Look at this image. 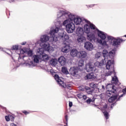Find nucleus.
<instances>
[{
	"label": "nucleus",
	"mask_w": 126,
	"mask_h": 126,
	"mask_svg": "<svg viewBox=\"0 0 126 126\" xmlns=\"http://www.w3.org/2000/svg\"><path fill=\"white\" fill-rule=\"evenodd\" d=\"M59 29L58 27H52L50 30L49 34L52 36V38H53V42H58V41H59V39H61L63 42H66V41L69 40V36L67 34L64 33V32H59L58 36H56L55 34L59 32Z\"/></svg>",
	"instance_id": "nucleus-1"
},
{
	"label": "nucleus",
	"mask_w": 126,
	"mask_h": 126,
	"mask_svg": "<svg viewBox=\"0 0 126 126\" xmlns=\"http://www.w3.org/2000/svg\"><path fill=\"white\" fill-rule=\"evenodd\" d=\"M49 40H50V36L46 34L42 35L40 36L39 40H38L36 44H39L40 47H41L40 48H44L47 52L52 53L55 50V49L50 46V43L48 42Z\"/></svg>",
	"instance_id": "nucleus-2"
},
{
	"label": "nucleus",
	"mask_w": 126,
	"mask_h": 126,
	"mask_svg": "<svg viewBox=\"0 0 126 126\" xmlns=\"http://www.w3.org/2000/svg\"><path fill=\"white\" fill-rule=\"evenodd\" d=\"M73 18H74V15L70 17L68 19L63 21L60 25H56L59 27L65 26L66 32L69 33H73V32L75 30V25L73 23Z\"/></svg>",
	"instance_id": "nucleus-3"
},
{
	"label": "nucleus",
	"mask_w": 126,
	"mask_h": 126,
	"mask_svg": "<svg viewBox=\"0 0 126 126\" xmlns=\"http://www.w3.org/2000/svg\"><path fill=\"white\" fill-rule=\"evenodd\" d=\"M73 15V14L70 13H66L63 10H60L57 12V19L55 20V23L61 25V21L58 20L59 18H61V19H63V21H65V20H67L68 19Z\"/></svg>",
	"instance_id": "nucleus-4"
},
{
	"label": "nucleus",
	"mask_w": 126,
	"mask_h": 126,
	"mask_svg": "<svg viewBox=\"0 0 126 126\" xmlns=\"http://www.w3.org/2000/svg\"><path fill=\"white\" fill-rule=\"evenodd\" d=\"M20 53V55L18 61L19 63H20L22 64H24V63H26L25 61H24V58H25V56H26V55H27L28 57H32V55H33V51L26 48L21 49Z\"/></svg>",
	"instance_id": "nucleus-5"
},
{
	"label": "nucleus",
	"mask_w": 126,
	"mask_h": 126,
	"mask_svg": "<svg viewBox=\"0 0 126 126\" xmlns=\"http://www.w3.org/2000/svg\"><path fill=\"white\" fill-rule=\"evenodd\" d=\"M96 33L98 37L100 39L97 40V43L102 46H108L107 41L105 40L107 38V33L101 31H98Z\"/></svg>",
	"instance_id": "nucleus-6"
},
{
	"label": "nucleus",
	"mask_w": 126,
	"mask_h": 126,
	"mask_svg": "<svg viewBox=\"0 0 126 126\" xmlns=\"http://www.w3.org/2000/svg\"><path fill=\"white\" fill-rule=\"evenodd\" d=\"M94 66H93V62H89L86 65V70L88 72H90V71H96L97 68L96 67H98V68H101L102 65L101 63L98 62H96L94 63Z\"/></svg>",
	"instance_id": "nucleus-7"
},
{
	"label": "nucleus",
	"mask_w": 126,
	"mask_h": 126,
	"mask_svg": "<svg viewBox=\"0 0 126 126\" xmlns=\"http://www.w3.org/2000/svg\"><path fill=\"white\" fill-rule=\"evenodd\" d=\"M115 56H116V52L114 50H112L108 52V57L110 60H108L107 62L106 63V69H110L112 67V65L115 63V62L114 61V58H115Z\"/></svg>",
	"instance_id": "nucleus-8"
},
{
	"label": "nucleus",
	"mask_w": 126,
	"mask_h": 126,
	"mask_svg": "<svg viewBox=\"0 0 126 126\" xmlns=\"http://www.w3.org/2000/svg\"><path fill=\"white\" fill-rule=\"evenodd\" d=\"M46 51L45 48H39L36 52V55H38L40 57L41 61L43 62H48L50 60V56L48 54H46L44 52Z\"/></svg>",
	"instance_id": "nucleus-9"
},
{
	"label": "nucleus",
	"mask_w": 126,
	"mask_h": 126,
	"mask_svg": "<svg viewBox=\"0 0 126 126\" xmlns=\"http://www.w3.org/2000/svg\"><path fill=\"white\" fill-rule=\"evenodd\" d=\"M108 40L112 42L113 46L114 47H118L120 44L124 42V40L122 38H116L113 36H108L107 37Z\"/></svg>",
	"instance_id": "nucleus-10"
},
{
	"label": "nucleus",
	"mask_w": 126,
	"mask_h": 126,
	"mask_svg": "<svg viewBox=\"0 0 126 126\" xmlns=\"http://www.w3.org/2000/svg\"><path fill=\"white\" fill-rule=\"evenodd\" d=\"M55 79L56 80L58 83H59V85L62 87H66L67 88L71 87V85H65V84L63 83V79L62 77H60L59 75H55Z\"/></svg>",
	"instance_id": "nucleus-11"
},
{
	"label": "nucleus",
	"mask_w": 126,
	"mask_h": 126,
	"mask_svg": "<svg viewBox=\"0 0 126 126\" xmlns=\"http://www.w3.org/2000/svg\"><path fill=\"white\" fill-rule=\"evenodd\" d=\"M83 23H84V29L87 34L91 33V29L90 28V22L86 19L83 20Z\"/></svg>",
	"instance_id": "nucleus-12"
},
{
	"label": "nucleus",
	"mask_w": 126,
	"mask_h": 126,
	"mask_svg": "<svg viewBox=\"0 0 126 126\" xmlns=\"http://www.w3.org/2000/svg\"><path fill=\"white\" fill-rule=\"evenodd\" d=\"M84 48L87 50V51H93L94 50V45L92 43L87 41L84 44Z\"/></svg>",
	"instance_id": "nucleus-13"
},
{
	"label": "nucleus",
	"mask_w": 126,
	"mask_h": 126,
	"mask_svg": "<svg viewBox=\"0 0 126 126\" xmlns=\"http://www.w3.org/2000/svg\"><path fill=\"white\" fill-rule=\"evenodd\" d=\"M84 19H82L81 18L79 17H76L74 15V18L73 19V22H74L76 25H79V24L81 23H83Z\"/></svg>",
	"instance_id": "nucleus-14"
},
{
	"label": "nucleus",
	"mask_w": 126,
	"mask_h": 126,
	"mask_svg": "<svg viewBox=\"0 0 126 126\" xmlns=\"http://www.w3.org/2000/svg\"><path fill=\"white\" fill-rule=\"evenodd\" d=\"M107 104H105L104 107L102 108V112L103 113V115L105 117V118L106 119V120H108L109 119V113L107 112L108 111V108H107Z\"/></svg>",
	"instance_id": "nucleus-15"
},
{
	"label": "nucleus",
	"mask_w": 126,
	"mask_h": 126,
	"mask_svg": "<svg viewBox=\"0 0 126 126\" xmlns=\"http://www.w3.org/2000/svg\"><path fill=\"white\" fill-rule=\"evenodd\" d=\"M87 57V52L85 51H80L79 52L78 57L80 59H85Z\"/></svg>",
	"instance_id": "nucleus-16"
},
{
	"label": "nucleus",
	"mask_w": 126,
	"mask_h": 126,
	"mask_svg": "<svg viewBox=\"0 0 126 126\" xmlns=\"http://www.w3.org/2000/svg\"><path fill=\"white\" fill-rule=\"evenodd\" d=\"M69 72L71 75L75 76L77 74V72H78V69L76 67H72L69 69Z\"/></svg>",
	"instance_id": "nucleus-17"
},
{
	"label": "nucleus",
	"mask_w": 126,
	"mask_h": 126,
	"mask_svg": "<svg viewBox=\"0 0 126 126\" xmlns=\"http://www.w3.org/2000/svg\"><path fill=\"white\" fill-rule=\"evenodd\" d=\"M58 62L61 65H65L66 59H65V58L64 57L61 56L58 59Z\"/></svg>",
	"instance_id": "nucleus-18"
},
{
	"label": "nucleus",
	"mask_w": 126,
	"mask_h": 126,
	"mask_svg": "<svg viewBox=\"0 0 126 126\" xmlns=\"http://www.w3.org/2000/svg\"><path fill=\"white\" fill-rule=\"evenodd\" d=\"M79 52L76 49H73L71 50L70 55L72 58H75V57H78Z\"/></svg>",
	"instance_id": "nucleus-19"
},
{
	"label": "nucleus",
	"mask_w": 126,
	"mask_h": 126,
	"mask_svg": "<svg viewBox=\"0 0 126 126\" xmlns=\"http://www.w3.org/2000/svg\"><path fill=\"white\" fill-rule=\"evenodd\" d=\"M84 41H86V38L83 35H78V37L77 38V42L79 43V44H81L82 43H83Z\"/></svg>",
	"instance_id": "nucleus-20"
},
{
	"label": "nucleus",
	"mask_w": 126,
	"mask_h": 126,
	"mask_svg": "<svg viewBox=\"0 0 126 126\" xmlns=\"http://www.w3.org/2000/svg\"><path fill=\"white\" fill-rule=\"evenodd\" d=\"M87 37L89 41H95L96 40L95 34L92 33H88Z\"/></svg>",
	"instance_id": "nucleus-21"
},
{
	"label": "nucleus",
	"mask_w": 126,
	"mask_h": 126,
	"mask_svg": "<svg viewBox=\"0 0 126 126\" xmlns=\"http://www.w3.org/2000/svg\"><path fill=\"white\" fill-rule=\"evenodd\" d=\"M85 79H95L96 78V75L93 73L88 74L85 77Z\"/></svg>",
	"instance_id": "nucleus-22"
},
{
	"label": "nucleus",
	"mask_w": 126,
	"mask_h": 126,
	"mask_svg": "<svg viewBox=\"0 0 126 126\" xmlns=\"http://www.w3.org/2000/svg\"><path fill=\"white\" fill-rule=\"evenodd\" d=\"M61 51L63 53H68V52L70 51V46L69 45H65L62 48Z\"/></svg>",
	"instance_id": "nucleus-23"
},
{
	"label": "nucleus",
	"mask_w": 126,
	"mask_h": 126,
	"mask_svg": "<svg viewBox=\"0 0 126 126\" xmlns=\"http://www.w3.org/2000/svg\"><path fill=\"white\" fill-rule=\"evenodd\" d=\"M106 89L107 91H116V88L114 86L113 84H109L107 85Z\"/></svg>",
	"instance_id": "nucleus-24"
},
{
	"label": "nucleus",
	"mask_w": 126,
	"mask_h": 126,
	"mask_svg": "<svg viewBox=\"0 0 126 126\" xmlns=\"http://www.w3.org/2000/svg\"><path fill=\"white\" fill-rule=\"evenodd\" d=\"M76 33L77 36H80L81 35H83L84 33V31H83V29L82 28L79 27L77 29Z\"/></svg>",
	"instance_id": "nucleus-25"
},
{
	"label": "nucleus",
	"mask_w": 126,
	"mask_h": 126,
	"mask_svg": "<svg viewBox=\"0 0 126 126\" xmlns=\"http://www.w3.org/2000/svg\"><path fill=\"white\" fill-rule=\"evenodd\" d=\"M90 27L91 28V30H92V31H93V32H94V33H97L99 30H98V29H97V28L96 27V26H95V25H94L93 24H91L90 22Z\"/></svg>",
	"instance_id": "nucleus-26"
},
{
	"label": "nucleus",
	"mask_w": 126,
	"mask_h": 126,
	"mask_svg": "<svg viewBox=\"0 0 126 126\" xmlns=\"http://www.w3.org/2000/svg\"><path fill=\"white\" fill-rule=\"evenodd\" d=\"M32 59L34 63H38L40 62V60H41V57L40 55L37 54V55H33Z\"/></svg>",
	"instance_id": "nucleus-27"
},
{
	"label": "nucleus",
	"mask_w": 126,
	"mask_h": 126,
	"mask_svg": "<svg viewBox=\"0 0 126 126\" xmlns=\"http://www.w3.org/2000/svg\"><path fill=\"white\" fill-rule=\"evenodd\" d=\"M118 98V95H114L111 96L110 98L108 99V101L109 103H114L117 101V98Z\"/></svg>",
	"instance_id": "nucleus-28"
},
{
	"label": "nucleus",
	"mask_w": 126,
	"mask_h": 126,
	"mask_svg": "<svg viewBox=\"0 0 126 126\" xmlns=\"http://www.w3.org/2000/svg\"><path fill=\"white\" fill-rule=\"evenodd\" d=\"M102 56L106 59H108L109 51L107 49H104L102 51Z\"/></svg>",
	"instance_id": "nucleus-29"
},
{
	"label": "nucleus",
	"mask_w": 126,
	"mask_h": 126,
	"mask_svg": "<svg viewBox=\"0 0 126 126\" xmlns=\"http://www.w3.org/2000/svg\"><path fill=\"white\" fill-rule=\"evenodd\" d=\"M26 66L29 67H33V66H35V63L32 61H29L26 63Z\"/></svg>",
	"instance_id": "nucleus-30"
},
{
	"label": "nucleus",
	"mask_w": 126,
	"mask_h": 126,
	"mask_svg": "<svg viewBox=\"0 0 126 126\" xmlns=\"http://www.w3.org/2000/svg\"><path fill=\"white\" fill-rule=\"evenodd\" d=\"M79 67H82L84 65V60L81 59L78 63Z\"/></svg>",
	"instance_id": "nucleus-31"
},
{
	"label": "nucleus",
	"mask_w": 126,
	"mask_h": 126,
	"mask_svg": "<svg viewBox=\"0 0 126 126\" xmlns=\"http://www.w3.org/2000/svg\"><path fill=\"white\" fill-rule=\"evenodd\" d=\"M112 73H114V75L115 74V70L113 69V71H106L105 73V76H109L110 75H112Z\"/></svg>",
	"instance_id": "nucleus-32"
},
{
	"label": "nucleus",
	"mask_w": 126,
	"mask_h": 126,
	"mask_svg": "<svg viewBox=\"0 0 126 126\" xmlns=\"http://www.w3.org/2000/svg\"><path fill=\"white\" fill-rule=\"evenodd\" d=\"M115 91H107L106 93V97H110L111 95H113V93H115Z\"/></svg>",
	"instance_id": "nucleus-33"
},
{
	"label": "nucleus",
	"mask_w": 126,
	"mask_h": 126,
	"mask_svg": "<svg viewBox=\"0 0 126 126\" xmlns=\"http://www.w3.org/2000/svg\"><path fill=\"white\" fill-rule=\"evenodd\" d=\"M50 63L52 65H57L58 64V60L56 59H52L50 61Z\"/></svg>",
	"instance_id": "nucleus-34"
},
{
	"label": "nucleus",
	"mask_w": 126,
	"mask_h": 126,
	"mask_svg": "<svg viewBox=\"0 0 126 126\" xmlns=\"http://www.w3.org/2000/svg\"><path fill=\"white\" fill-rule=\"evenodd\" d=\"M108 61H109V60H108V59H105V58H104V60H101L100 63L101 66L103 65H105V64H106V62H108Z\"/></svg>",
	"instance_id": "nucleus-35"
},
{
	"label": "nucleus",
	"mask_w": 126,
	"mask_h": 126,
	"mask_svg": "<svg viewBox=\"0 0 126 126\" xmlns=\"http://www.w3.org/2000/svg\"><path fill=\"white\" fill-rule=\"evenodd\" d=\"M112 83H118L119 82V80H118V78L116 75L114 76V77H112Z\"/></svg>",
	"instance_id": "nucleus-36"
},
{
	"label": "nucleus",
	"mask_w": 126,
	"mask_h": 126,
	"mask_svg": "<svg viewBox=\"0 0 126 126\" xmlns=\"http://www.w3.org/2000/svg\"><path fill=\"white\" fill-rule=\"evenodd\" d=\"M62 72L65 74H68V71H67V69L65 67H62Z\"/></svg>",
	"instance_id": "nucleus-37"
},
{
	"label": "nucleus",
	"mask_w": 126,
	"mask_h": 126,
	"mask_svg": "<svg viewBox=\"0 0 126 126\" xmlns=\"http://www.w3.org/2000/svg\"><path fill=\"white\" fill-rule=\"evenodd\" d=\"M101 52H97L95 55V59H99L101 57Z\"/></svg>",
	"instance_id": "nucleus-38"
},
{
	"label": "nucleus",
	"mask_w": 126,
	"mask_h": 126,
	"mask_svg": "<svg viewBox=\"0 0 126 126\" xmlns=\"http://www.w3.org/2000/svg\"><path fill=\"white\" fill-rule=\"evenodd\" d=\"M90 87H92V88H94L95 89L96 87H97V85L96 84H94V83H92L90 84Z\"/></svg>",
	"instance_id": "nucleus-39"
},
{
	"label": "nucleus",
	"mask_w": 126,
	"mask_h": 126,
	"mask_svg": "<svg viewBox=\"0 0 126 126\" xmlns=\"http://www.w3.org/2000/svg\"><path fill=\"white\" fill-rule=\"evenodd\" d=\"M11 50H18V45H13L11 48Z\"/></svg>",
	"instance_id": "nucleus-40"
},
{
	"label": "nucleus",
	"mask_w": 126,
	"mask_h": 126,
	"mask_svg": "<svg viewBox=\"0 0 126 126\" xmlns=\"http://www.w3.org/2000/svg\"><path fill=\"white\" fill-rule=\"evenodd\" d=\"M92 91H91L89 88L87 89V93H88V94H92Z\"/></svg>",
	"instance_id": "nucleus-41"
},
{
	"label": "nucleus",
	"mask_w": 126,
	"mask_h": 126,
	"mask_svg": "<svg viewBox=\"0 0 126 126\" xmlns=\"http://www.w3.org/2000/svg\"><path fill=\"white\" fill-rule=\"evenodd\" d=\"M94 92H95V93H99V92H100V90L97 87L94 89Z\"/></svg>",
	"instance_id": "nucleus-42"
},
{
	"label": "nucleus",
	"mask_w": 126,
	"mask_h": 126,
	"mask_svg": "<svg viewBox=\"0 0 126 126\" xmlns=\"http://www.w3.org/2000/svg\"><path fill=\"white\" fill-rule=\"evenodd\" d=\"M123 94H122L121 96H120V97H123L124 96V95H125V94H126V88L124 89L123 90Z\"/></svg>",
	"instance_id": "nucleus-43"
},
{
	"label": "nucleus",
	"mask_w": 126,
	"mask_h": 126,
	"mask_svg": "<svg viewBox=\"0 0 126 126\" xmlns=\"http://www.w3.org/2000/svg\"><path fill=\"white\" fill-rule=\"evenodd\" d=\"M5 120H6V121L7 122H9V121H10L9 116H5Z\"/></svg>",
	"instance_id": "nucleus-44"
},
{
	"label": "nucleus",
	"mask_w": 126,
	"mask_h": 126,
	"mask_svg": "<svg viewBox=\"0 0 126 126\" xmlns=\"http://www.w3.org/2000/svg\"><path fill=\"white\" fill-rule=\"evenodd\" d=\"M10 118V121H14V117L11 115H9Z\"/></svg>",
	"instance_id": "nucleus-45"
},
{
	"label": "nucleus",
	"mask_w": 126,
	"mask_h": 126,
	"mask_svg": "<svg viewBox=\"0 0 126 126\" xmlns=\"http://www.w3.org/2000/svg\"><path fill=\"white\" fill-rule=\"evenodd\" d=\"M77 97L80 99H81V98H82V95L81 94H77Z\"/></svg>",
	"instance_id": "nucleus-46"
},
{
	"label": "nucleus",
	"mask_w": 126,
	"mask_h": 126,
	"mask_svg": "<svg viewBox=\"0 0 126 126\" xmlns=\"http://www.w3.org/2000/svg\"><path fill=\"white\" fill-rule=\"evenodd\" d=\"M92 101V100H91V99H88L87 100V103L88 104H90V103H91V101Z\"/></svg>",
	"instance_id": "nucleus-47"
},
{
	"label": "nucleus",
	"mask_w": 126,
	"mask_h": 126,
	"mask_svg": "<svg viewBox=\"0 0 126 126\" xmlns=\"http://www.w3.org/2000/svg\"><path fill=\"white\" fill-rule=\"evenodd\" d=\"M50 72L51 73V74H54L55 73V71H54L53 69H51L50 70Z\"/></svg>",
	"instance_id": "nucleus-48"
},
{
	"label": "nucleus",
	"mask_w": 126,
	"mask_h": 126,
	"mask_svg": "<svg viewBox=\"0 0 126 126\" xmlns=\"http://www.w3.org/2000/svg\"><path fill=\"white\" fill-rule=\"evenodd\" d=\"M27 43V42H26V41L23 42L21 43V45H22L23 46H24V45H26Z\"/></svg>",
	"instance_id": "nucleus-49"
},
{
	"label": "nucleus",
	"mask_w": 126,
	"mask_h": 126,
	"mask_svg": "<svg viewBox=\"0 0 126 126\" xmlns=\"http://www.w3.org/2000/svg\"><path fill=\"white\" fill-rule=\"evenodd\" d=\"M69 107H70V108H71V107H72V102H69Z\"/></svg>",
	"instance_id": "nucleus-50"
},
{
	"label": "nucleus",
	"mask_w": 126,
	"mask_h": 126,
	"mask_svg": "<svg viewBox=\"0 0 126 126\" xmlns=\"http://www.w3.org/2000/svg\"><path fill=\"white\" fill-rule=\"evenodd\" d=\"M23 113H24V114H25V115H28V114H29V112H27V111H24Z\"/></svg>",
	"instance_id": "nucleus-51"
},
{
	"label": "nucleus",
	"mask_w": 126,
	"mask_h": 126,
	"mask_svg": "<svg viewBox=\"0 0 126 126\" xmlns=\"http://www.w3.org/2000/svg\"><path fill=\"white\" fill-rule=\"evenodd\" d=\"M82 98H83V99H84V100H86V98H87L86 95H82Z\"/></svg>",
	"instance_id": "nucleus-52"
},
{
	"label": "nucleus",
	"mask_w": 126,
	"mask_h": 126,
	"mask_svg": "<svg viewBox=\"0 0 126 126\" xmlns=\"http://www.w3.org/2000/svg\"><path fill=\"white\" fill-rule=\"evenodd\" d=\"M10 126H16V125H15V124L12 123V124H10Z\"/></svg>",
	"instance_id": "nucleus-53"
},
{
	"label": "nucleus",
	"mask_w": 126,
	"mask_h": 126,
	"mask_svg": "<svg viewBox=\"0 0 126 126\" xmlns=\"http://www.w3.org/2000/svg\"><path fill=\"white\" fill-rule=\"evenodd\" d=\"M94 5H95V4L90 5L89 7H93V6H94Z\"/></svg>",
	"instance_id": "nucleus-54"
},
{
	"label": "nucleus",
	"mask_w": 126,
	"mask_h": 126,
	"mask_svg": "<svg viewBox=\"0 0 126 126\" xmlns=\"http://www.w3.org/2000/svg\"><path fill=\"white\" fill-rule=\"evenodd\" d=\"M65 119H66V121L67 122V116H66Z\"/></svg>",
	"instance_id": "nucleus-55"
},
{
	"label": "nucleus",
	"mask_w": 126,
	"mask_h": 126,
	"mask_svg": "<svg viewBox=\"0 0 126 126\" xmlns=\"http://www.w3.org/2000/svg\"><path fill=\"white\" fill-rule=\"evenodd\" d=\"M0 50L2 51V48H1V47H0Z\"/></svg>",
	"instance_id": "nucleus-56"
},
{
	"label": "nucleus",
	"mask_w": 126,
	"mask_h": 126,
	"mask_svg": "<svg viewBox=\"0 0 126 126\" xmlns=\"http://www.w3.org/2000/svg\"><path fill=\"white\" fill-rule=\"evenodd\" d=\"M102 89H104V86H102Z\"/></svg>",
	"instance_id": "nucleus-57"
},
{
	"label": "nucleus",
	"mask_w": 126,
	"mask_h": 126,
	"mask_svg": "<svg viewBox=\"0 0 126 126\" xmlns=\"http://www.w3.org/2000/svg\"><path fill=\"white\" fill-rule=\"evenodd\" d=\"M80 70H82V69H80Z\"/></svg>",
	"instance_id": "nucleus-58"
}]
</instances>
